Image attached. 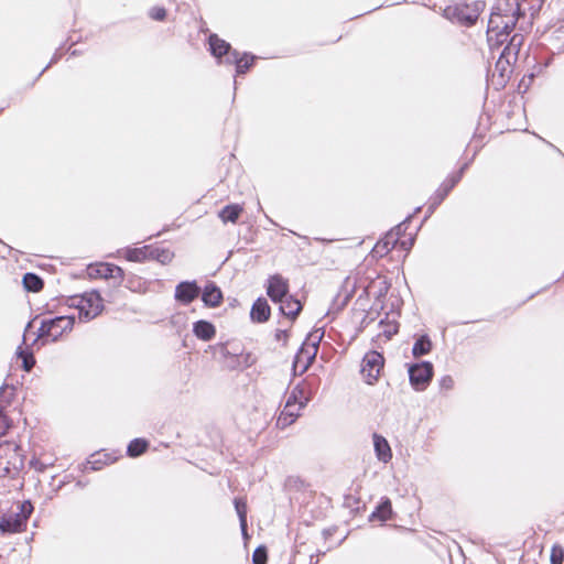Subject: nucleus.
Masks as SVG:
<instances>
[{
  "mask_svg": "<svg viewBox=\"0 0 564 564\" xmlns=\"http://www.w3.org/2000/svg\"><path fill=\"white\" fill-rule=\"evenodd\" d=\"M70 306L78 310L80 322H89L104 310V301L97 291L85 292L70 299Z\"/></svg>",
  "mask_w": 564,
  "mask_h": 564,
  "instance_id": "nucleus-1",
  "label": "nucleus"
},
{
  "mask_svg": "<svg viewBox=\"0 0 564 564\" xmlns=\"http://www.w3.org/2000/svg\"><path fill=\"white\" fill-rule=\"evenodd\" d=\"M75 318L73 316H57L50 319H43L39 328L40 338H50L57 340L64 333L72 330Z\"/></svg>",
  "mask_w": 564,
  "mask_h": 564,
  "instance_id": "nucleus-2",
  "label": "nucleus"
},
{
  "mask_svg": "<svg viewBox=\"0 0 564 564\" xmlns=\"http://www.w3.org/2000/svg\"><path fill=\"white\" fill-rule=\"evenodd\" d=\"M321 336L311 335L302 345L294 359V369H300L301 372L307 370L311 366L318 350V343Z\"/></svg>",
  "mask_w": 564,
  "mask_h": 564,
  "instance_id": "nucleus-3",
  "label": "nucleus"
},
{
  "mask_svg": "<svg viewBox=\"0 0 564 564\" xmlns=\"http://www.w3.org/2000/svg\"><path fill=\"white\" fill-rule=\"evenodd\" d=\"M384 358L378 351H369L362 359L361 373L368 384H373L383 368Z\"/></svg>",
  "mask_w": 564,
  "mask_h": 564,
  "instance_id": "nucleus-4",
  "label": "nucleus"
},
{
  "mask_svg": "<svg viewBox=\"0 0 564 564\" xmlns=\"http://www.w3.org/2000/svg\"><path fill=\"white\" fill-rule=\"evenodd\" d=\"M410 382L416 390H424L433 376V366L424 361L409 368Z\"/></svg>",
  "mask_w": 564,
  "mask_h": 564,
  "instance_id": "nucleus-5",
  "label": "nucleus"
},
{
  "mask_svg": "<svg viewBox=\"0 0 564 564\" xmlns=\"http://www.w3.org/2000/svg\"><path fill=\"white\" fill-rule=\"evenodd\" d=\"M267 294L273 302H279L289 295V283L280 274H274L268 280Z\"/></svg>",
  "mask_w": 564,
  "mask_h": 564,
  "instance_id": "nucleus-6",
  "label": "nucleus"
},
{
  "mask_svg": "<svg viewBox=\"0 0 564 564\" xmlns=\"http://www.w3.org/2000/svg\"><path fill=\"white\" fill-rule=\"evenodd\" d=\"M200 294V288L195 281H183L175 288L176 301L187 305Z\"/></svg>",
  "mask_w": 564,
  "mask_h": 564,
  "instance_id": "nucleus-7",
  "label": "nucleus"
},
{
  "mask_svg": "<svg viewBox=\"0 0 564 564\" xmlns=\"http://www.w3.org/2000/svg\"><path fill=\"white\" fill-rule=\"evenodd\" d=\"M88 273L93 278H102V279H119L121 280L123 276V270L111 263H98L95 265H89Z\"/></svg>",
  "mask_w": 564,
  "mask_h": 564,
  "instance_id": "nucleus-8",
  "label": "nucleus"
},
{
  "mask_svg": "<svg viewBox=\"0 0 564 564\" xmlns=\"http://www.w3.org/2000/svg\"><path fill=\"white\" fill-rule=\"evenodd\" d=\"M403 224L398 225L394 229L386 235L373 248V252L380 257L387 254L399 242Z\"/></svg>",
  "mask_w": 564,
  "mask_h": 564,
  "instance_id": "nucleus-9",
  "label": "nucleus"
},
{
  "mask_svg": "<svg viewBox=\"0 0 564 564\" xmlns=\"http://www.w3.org/2000/svg\"><path fill=\"white\" fill-rule=\"evenodd\" d=\"M202 301L208 307H217L223 301L221 290L214 283L206 284L202 292Z\"/></svg>",
  "mask_w": 564,
  "mask_h": 564,
  "instance_id": "nucleus-10",
  "label": "nucleus"
},
{
  "mask_svg": "<svg viewBox=\"0 0 564 564\" xmlns=\"http://www.w3.org/2000/svg\"><path fill=\"white\" fill-rule=\"evenodd\" d=\"M303 408L301 405H292L291 403L285 404L276 420V426L280 429L290 426L299 417Z\"/></svg>",
  "mask_w": 564,
  "mask_h": 564,
  "instance_id": "nucleus-11",
  "label": "nucleus"
},
{
  "mask_svg": "<svg viewBox=\"0 0 564 564\" xmlns=\"http://www.w3.org/2000/svg\"><path fill=\"white\" fill-rule=\"evenodd\" d=\"M372 440L377 458L382 463L390 462L392 458V452L386 437L375 433L372 435Z\"/></svg>",
  "mask_w": 564,
  "mask_h": 564,
  "instance_id": "nucleus-12",
  "label": "nucleus"
},
{
  "mask_svg": "<svg viewBox=\"0 0 564 564\" xmlns=\"http://www.w3.org/2000/svg\"><path fill=\"white\" fill-rule=\"evenodd\" d=\"M280 303V311L283 315L290 317L291 319H294L300 312L302 311V304L300 301L293 299L292 296L288 295L286 297L279 301Z\"/></svg>",
  "mask_w": 564,
  "mask_h": 564,
  "instance_id": "nucleus-13",
  "label": "nucleus"
},
{
  "mask_svg": "<svg viewBox=\"0 0 564 564\" xmlns=\"http://www.w3.org/2000/svg\"><path fill=\"white\" fill-rule=\"evenodd\" d=\"M250 315L254 322H267L270 317V306L268 305L267 300L258 299L252 305Z\"/></svg>",
  "mask_w": 564,
  "mask_h": 564,
  "instance_id": "nucleus-14",
  "label": "nucleus"
},
{
  "mask_svg": "<svg viewBox=\"0 0 564 564\" xmlns=\"http://www.w3.org/2000/svg\"><path fill=\"white\" fill-rule=\"evenodd\" d=\"M253 59L254 56H249L247 54L239 57L238 52L232 51V53L225 59V62L229 64H236L237 74H245L252 65Z\"/></svg>",
  "mask_w": 564,
  "mask_h": 564,
  "instance_id": "nucleus-15",
  "label": "nucleus"
},
{
  "mask_svg": "<svg viewBox=\"0 0 564 564\" xmlns=\"http://www.w3.org/2000/svg\"><path fill=\"white\" fill-rule=\"evenodd\" d=\"M209 47L212 54L218 58L223 56H226L227 58L232 53L230 51V45L226 41L219 39L216 34L209 36Z\"/></svg>",
  "mask_w": 564,
  "mask_h": 564,
  "instance_id": "nucleus-16",
  "label": "nucleus"
},
{
  "mask_svg": "<svg viewBox=\"0 0 564 564\" xmlns=\"http://www.w3.org/2000/svg\"><path fill=\"white\" fill-rule=\"evenodd\" d=\"M308 401L310 395L306 392V387L304 384H297L289 393L285 404L291 403L292 405L305 406Z\"/></svg>",
  "mask_w": 564,
  "mask_h": 564,
  "instance_id": "nucleus-17",
  "label": "nucleus"
},
{
  "mask_svg": "<svg viewBox=\"0 0 564 564\" xmlns=\"http://www.w3.org/2000/svg\"><path fill=\"white\" fill-rule=\"evenodd\" d=\"M194 335L202 340H210L216 334L215 326L207 321H198L193 326Z\"/></svg>",
  "mask_w": 564,
  "mask_h": 564,
  "instance_id": "nucleus-18",
  "label": "nucleus"
},
{
  "mask_svg": "<svg viewBox=\"0 0 564 564\" xmlns=\"http://www.w3.org/2000/svg\"><path fill=\"white\" fill-rule=\"evenodd\" d=\"M24 524L21 522L19 517L14 513L8 517H3L0 521V532L2 533H17L21 532Z\"/></svg>",
  "mask_w": 564,
  "mask_h": 564,
  "instance_id": "nucleus-19",
  "label": "nucleus"
},
{
  "mask_svg": "<svg viewBox=\"0 0 564 564\" xmlns=\"http://www.w3.org/2000/svg\"><path fill=\"white\" fill-rule=\"evenodd\" d=\"M243 208L238 204L225 206L218 214L224 223H236L242 213Z\"/></svg>",
  "mask_w": 564,
  "mask_h": 564,
  "instance_id": "nucleus-20",
  "label": "nucleus"
},
{
  "mask_svg": "<svg viewBox=\"0 0 564 564\" xmlns=\"http://www.w3.org/2000/svg\"><path fill=\"white\" fill-rule=\"evenodd\" d=\"M124 257L129 261L141 262L151 257V247L143 246L141 248L127 249L124 251Z\"/></svg>",
  "mask_w": 564,
  "mask_h": 564,
  "instance_id": "nucleus-21",
  "label": "nucleus"
},
{
  "mask_svg": "<svg viewBox=\"0 0 564 564\" xmlns=\"http://www.w3.org/2000/svg\"><path fill=\"white\" fill-rule=\"evenodd\" d=\"M432 348V341L429 338V336L423 335L414 343L412 348V354L414 357H421L423 355H426L431 351Z\"/></svg>",
  "mask_w": 564,
  "mask_h": 564,
  "instance_id": "nucleus-22",
  "label": "nucleus"
},
{
  "mask_svg": "<svg viewBox=\"0 0 564 564\" xmlns=\"http://www.w3.org/2000/svg\"><path fill=\"white\" fill-rule=\"evenodd\" d=\"M391 513H392L391 502L389 499H386L371 513L370 520L379 519L380 521H386V520L390 519Z\"/></svg>",
  "mask_w": 564,
  "mask_h": 564,
  "instance_id": "nucleus-23",
  "label": "nucleus"
},
{
  "mask_svg": "<svg viewBox=\"0 0 564 564\" xmlns=\"http://www.w3.org/2000/svg\"><path fill=\"white\" fill-rule=\"evenodd\" d=\"M503 19L505 17L499 13L491 14L488 22V35L490 40L495 36V34H502L501 25L503 24Z\"/></svg>",
  "mask_w": 564,
  "mask_h": 564,
  "instance_id": "nucleus-24",
  "label": "nucleus"
},
{
  "mask_svg": "<svg viewBox=\"0 0 564 564\" xmlns=\"http://www.w3.org/2000/svg\"><path fill=\"white\" fill-rule=\"evenodd\" d=\"M23 285L28 291L37 292L43 288V281L34 273H26L23 276Z\"/></svg>",
  "mask_w": 564,
  "mask_h": 564,
  "instance_id": "nucleus-25",
  "label": "nucleus"
},
{
  "mask_svg": "<svg viewBox=\"0 0 564 564\" xmlns=\"http://www.w3.org/2000/svg\"><path fill=\"white\" fill-rule=\"evenodd\" d=\"M514 25L516 20L513 17H505L503 24L501 25L502 34H495L496 41L498 43H503L507 40L509 33L513 30Z\"/></svg>",
  "mask_w": 564,
  "mask_h": 564,
  "instance_id": "nucleus-26",
  "label": "nucleus"
},
{
  "mask_svg": "<svg viewBox=\"0 0 564 564\" xmlns=\"http://www.w3.org/2000/svg\"><path fill=\"white\" fill-rule=\"evenodd\" d=\"M148 442L142 438H135L128 445V455L131 457L140 456L145 452Z\"/></svg>",
  "mask_w": 564,
  "mask_h": 564,
  "instance_id": "nucleus-27",
  "label": "nucleus"
},
{
  "mask_svg": "<svg viewBox=\"0 0 564 564\" xmlns=\"http://www.w3.org/2000/svg\"><path fill=\"white\" fill-rule=\"evenodd\" d=\"M150 259H154L161 262L162 264H166L172 261L173 253L167 249L151 248Z\"/></svg>",
  "mask_w": 564,
  "mask_h": 564,
  "instance_id": "nucleus-28",
  "label": "nucleus"
},
{
  "mask_svg": "<svg viewBox=\"0 0 564 564\" xmlns=\"http://www.w3.org/2000/svg\"><path fill=\"white\" fill-rule=\"evenodd\" d=\"M235 508L239 517L241 530L245 533L247 530V503L241 499H235Z\"/></svg>",
  "mask_w": 564,
  "mask_h": 564,
  "instance_id": "nucleus-29",
  "label": "nucleus"
},
{
  "mask_svg": "<svg viewBox=\"0 0 564 564\" xmlns=\"http://www.w3.org/2000/svg\"><path fill=\"white\" fill-rule=\"evenodd\" d=\"M109 463V459L106 454L97 453L89 457L87 460V466H89L93 470H98L102 465Z\"/></svg>",
  "mask_w": 564,
  "mask_h": 564,
  "instance_id": "nucleus-30",
  "label": "nucleus"
},
{
  "mask_svg": "<svg viewBox=\"0 0 564 564\" xmlns=\"http://www.w3.org/2000/svg\"><path fill=\"white\" fill-rule=\"evenodd\" d=\"M522 43V35L514 34L509 43V45L505 48V51H508V55L511 54V51H513V54L517 55L518 50ZM506 52L502 53L500 59L497 63V66L502 64V57L505 56Z\"/></svg>",
  "mask_w": 564,
  "mask_h": 564,
  "instance_id": "nucleus-31",
  "label": "nucleus"
},
{
  "mask_svg": "<svg viewBox=\"0 0 564 564\" xmlns=\"http://www.w3.org/2000/svg\"><path fill=\"white\" fill-rule=\"evenodd\" d=\"M19 512H15L14 514L19 517L21 522L25 525L29 517L31 516L33 511V506L30 501H24L19 505Z\"/></svg>",
  "mask_w": 564,
  "mask_h": 564,
  "instance_id": "nucleus-32",
  "label": "nucleus"
},
{
  "mask_svg": "<svg viewBox=\"0 0 564 564\" xmlns=\"http://www.w3.org/2000/svg\"><path fill=\"white\" fill-rule=\"evenodd\" d=\"M564 560V550L560 545H554L551 550V564H562Z\"/></svg>",
  "mask_w": 564,
  "mask_h": 564,
  "instance_id": "nucleus-33",
  "label": "nucleus"
},
{
  "mask_svg": "<svg viewBox=\"0 0 564 564\" xmlns=\"http://www.w3.org/2000/svg\"><path fill=\"white\" fill-rule=\"evenodd\" d=\"M267 558V550L264 546H259L254 550L252 554V561L254 564H265Z\"/></svg>",
  "mask_w": 564,
  "mask_h": 564,
  "instance_id": "nucleus-34",
  "label": "nucleus"
},
{
  "mask_svg": "<svg viewBox=\"0 0 564 564\" xmlns=\"http://www.w3.org/2000/svg\"><path fill=\"white\" fill-rule=\"evenodd\" d=\"M19 357L23 360V368L30 371L35 364V359L32 354H28L24 350L19 351Z\"/></svg>",
  "mask_w": 564,
  "mask_h": 564,
  "instance_id": "nucleus-35",
  "label": "nucleus"
},
{
  "mask_svg": "<svg viewBox=\"0 0 564 564\" xmlns=\"http://www.w3.org/2000/svg\"><path fill=\"white\" fill-rule=\"evenodd\" d=\"M459 178H460V173H458L457 175L452 176L451 178L446 180L441 185V188H443V196H447V194L451 192V189L457 184Z\"/></svg>",
  "mask_w": 564,
  "mask_h": 564,
  "instance_id": "nucleus-36",
  "label": "nucleus"
},
{
  "mask_svg": "<svg viewBox=\"0 0 564 564\" xmlns=\"http://www.w3.org/2000/svg\"><path fill=\"white\" fill-rule=\"evenodd\" d=\"M458 18L460 21H464L466 24H474L476 20L478 19V13L476 11L470 12L468 14L464 13V9H458Z\"/></svg>",
  "mask_w": 564,
  "mask_h": 564,
  "instance_id": "nucleus-37",
  "label": "nucleus"
},
{
  "mask_svg": "<svg viewBox=\"0 0 564 564\" xmlns=\"http://www.w3.org/2000/svg\"><path fill=\"white\" fill-rule=\"evenodd\" d=\"M150 17L153 19V20H156V21H162L165 19L166 17V11L164 8L162 7H154L150 10Z\"/></svg>",
  "mask_w": 564,
  "mask_h": 564,
  "instance_id": "nucleus-38",
  "label": "nucleus"
},
{
  "mask_svg": "<svg viewBox=\"0 0 564 564\" xmlns=\"http://www.w3.org/2000/svg\"><path fill=\"white\" fill-rule=\"evenodd\" d=\"M446 196H443V188H438L435 196L433 197V203L431 204V206L429 207L430 212L432 213L433 209L435 208L436 205L441 204L443 202V199L445 198Z\"/></svg>",
  "mask_w": 564,
  "mask_h": 564,
  "instance_id": "nucleus-39",
  "label": "nucleus"
},
{
  "mask_svg": "<svg viewBox=\"0 0 564 564\" xmlns=\"http://www.w3.org/2000/svg\"><path fill=\"white\" fill-rule=\"evenodd\" d=\"M454 386V380L452 377L449 376H445L442 378L441 380V387L444 388V389H452Z\"/></svg>",
  "mask_w": 564,
  "mask_h": 564,
  "instance_id": "nucleus-40",
  "label": "nucleus"
},
{
  "mask_svg": "<svg viewBox=\"0 0 564 564\" xmlns=\"http://www.w3.org/2000/svg\"><path fill=\"white\" fill-rule=\"evenodd\" d=\"M220 350H221V352H223V354H225L226 346H225V345H221V346H220Z\"/></svg>",
  "mask_w": 564,
  "mask_h": 564,
  "instance_id": "nucleus-41",
  "label": "nucleus"
},
{
  "mask_svg": "<svg viewBox=\"0 0 564 564\" xmlns=\"http://www.w3.org/2000/svg\"><path fill=\"white\" fill-rule=\"evenodd\" d=\"M401 246H402L404 249H406V248H408V247H406V241H402V242H401Z\"/></svg>",
  "mask_w": 564,
  "mask_h": 564,
  "instance_id": "nucleus-42",
  "label": "nucleus"
}]
</instances>
